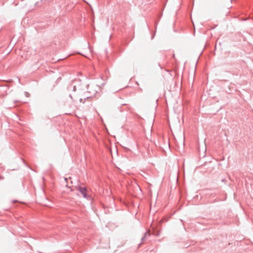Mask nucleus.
Instances as JSON below:
<instances>
[{
  "label": "nucleus",
  "mask_w": 253,
  "mask_h": 253,
  "mask_svg": "<svg viewBox=\"0 0 253 253\" xmlns=\"http://www.w3.org/2000/svg\"><path fill=\"white\" fill-rule=\"evenodd\" d=\"M220 42L217 41L215 43V48H220Z\"/></svg>",
  "instance_id": "nucleus-2"
},
{
  "label": "nucleus",
  "mask_w": 253,
  "mask_h": 253,
  "mask_svg": "<svg viewBox=\"0 0 253 253\" xmlns=\"http://www.w3.org/2000/svg\"><path fill=\"white\" fill-rule=\"evenodd\" d=\"M77 190L79 191L81 194L84 198L87 197L86 190L84 187H79L77 188Z\"/></svg>",
  "instance_id": "nucleus-1"
}]
</instances>
